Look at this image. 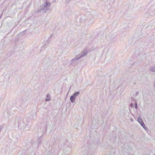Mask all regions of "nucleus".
I'll use <instances>...</instances> for the list:
<instances>
[{
    "mask_svg": "<svg viewBox=\"0 0 155 155\" xmlns=\"http://www.w3.org/2000/svg\"><path fill=\"white\" fill-rule=\"evenodd\" d=\"M51 5V3L46 1H45V3L40 6V11L42 10H44L45 11L49 10L50 9Z\"/></svg>",
    "mask_w": 155,
    "mask_h": 155,
    "instance_id": "1",
    "label": "nucleus"
},
{
    "mask_svg": "<svg viewBox=\"0 0 155 155\" xmlns=\"http://www.w3.org/2000/svg\"><path fill=\"white\" fill-rule=\"evenodd\" d=\"M90 147L88 146V144H85L82 147V152L84 155H89L90 154Z\"/></svg>",
    "mask_w": 155,
    "mask_h": 155,
    "instance_id": "2",
    "label": "nucleus"
},
{
    "mask_svg": "<svg viewBox=\"0 0 155 155\" xmlns=\"http://www.w3.org/2000/svg\"><path fill=\"white\" fill-rule=\"evenodd\" d=\"M146 13L150 16H154L155 15V6H151L147 11Z\"/></svg>",
    "mask_w": 155,
    "mask_h": 155,
    "instance_id": "3",
    "label": "nucleus"
},
{
    "mask_svg": "<svg viewBox=\"0 0 155 155\" xmlns=\"http://www.w3.org/2000/svg\"><path fill=\"white\" fill-rule=\"evenodd\" d=\"M87 54V53L86 51H83L81 53L76 56L75 57L72 59V61H74L78 60L83 56H86Z\"/></svg>",
    "mask_w": 155,
    "mask_h": 155,
    "instance_id": "4",
    "label": "nucleus"
},
{
    "mask_svg": "<svg viewBox=\"0 0 155 155\" xmlns=\"http://www.w3.org/2000/svg\"><path fill=\"white\" fill-rule=\"evenodd\" d=\"M138 121L140 124L141 126L143 127L144 129L146 130L147 129V127L145 126V124L141 118H138Z\"/></svg>",
    "mask_w": 155,
    "mask_h": 155,
    "instance_id": "5",
    "label": "nucleus"
},
{
    "mask_svg": "<svg viewBox=\"0 0 155 155\" xmlns=\"http://www.w3.org/2000/svg\"><path fill=\"white\" fill-rule=\"evenodd\" d=\"M75 99L76 98L72 95L70 97V100L71 102L72 103H73L75 102Z\"/></svg>",
    "mask_w": 155,
    "mask_h": 155,
    "instance_id": "6",
    "label": "nucleus"
},
{
    "mask_svg": "<svg viewBox=\"0 0 155 155\" xmlns=\"http://www.w3.org/2000/svg\"><path fill=\"white\" fill-rule=\"evenodd\" d=\"M26 31H27V30H25L21 32H20L19 34V35L20 36H22L24 35H25V32Z\"/></svg>",
    "mask_w": 155,
    "mask_h": 155,
    "instance_id": "7",
    "label": "nucleus"
},
{
    "mask_svg": "<svg viewBox=\"0 0 155 155\" xmlns=\"http://www.w3.org/2000/svg\"><path fill=\"white\" fill-rule=\"evenodd\" d=\"M80 94V92H79V91H77V92L74 93L72 96L76 98V97L77 96H78V95Z\"/></svg>",
    "mask_w": 155,
    "mask_h": 155,
    "instance_id": "8",
    "label": "nucleus"
},
{
    "mask_svg": "<svg viewBox=\"0 0 155 155\" xmlns=\"http://www.w3.org/2000/svg\"><path fill=\"white\" fill-rule=\"evenodd\" d=\"M46 97L48 98L45 99V101H50L51 96L49 94H47L46 96Z\"/></svg>",
    "mask_w": 155,
    "mask_h": 155,
    "instance_id": "9",
    "label": "nucleus"
},
{
    "mask_svg": "<svg viewBox=\"0 0 155 155\" xmlns=\"http://www.w3.org/2000/svg\"><path fill=\"white\" fill-rule=\"evenodd\" d=\"M149 69L151 71L155 72V66L151 67Z\"/></svg>",
    "mask_w": 155,
    "mask_h": 155,
    "instance_id": "10",
    "label": "nucleus"
},
{
    "mask_svg": "<svg viewBox=\"0 0 155 155\" xmlns=\"http://www.w3.org/2000/svg\"><path fill=\"white\" fill-rule=\"evenodd\" d=\"M102 1H107L108 2H109L110 3H114V0H102Z\"/></svg>",
    "mask_w": 155,
    "mask_h": 155,
    "instance_id": "11",
    "label": "nucleus"
},
{
    "mask_svg": "<svg viewBox=\"0 0 155 155\" xmlns=\"http://www.w3.org/2000/svg\"><path fill=\"white\" fill-rule=\"evenodd\" d=\"M47 131V127L45 126L44 127V130L43 131V133H45Z\"/></svg>",
    "mask_w": 155,
    "mask_h": 155,
    "instance_id": "12",
    "label": "nucleus"
},
{
    "mask_svg": "<svg viewBox=\"0 0 155 155\" xmlns=\"http://www.w3.org/2000/svg\"><path fill=\"white\" fill-rule=\"evenodd\" d=\"M135 107L136 109H137V103H135Z\"/></svg>",
    "mask_w": 155,
    "mask_h": 155,
    "instance_id": "13",
    "label": "nucleus"
},
{
    "mask_svg": "<svg viewBox=\"0 0 155 155\" xmlns=\"http://www.w3.org/2000/svg\"><path fill=\"white\" fill-rule=\"evenodd\" d=\"M27 126V125L26 124H24L23 123V125L22 126V127H23V128H24V127H26Z\"/></svg>",
    "mask_w": 155,
    "mask_h": 155,
    "instance_id": "14",
    "label": "nucleus"
},
{
    "mask_svg": "<svg viewBox=\"0 0 155 155\" xmlns=\"http://www.w3.org/2000/svg\"><path fill=\"white\" fill-rule=\"evenodd\" d=\"M2 129V126H0V132L1 130Z\"/></svg>",
    "mask_w": 155,
    "mask_h": 155,
    "instance_id": "15",
    "label": "nucleus"
},
{
    "mask_svg": "<svg viewBox=\"0 0 155 155\" xmlns=\"http://www.w3.org/2000/svg\"><path fill=\"white\" fill-rule=\"evenodd\" d=\"M138 94V92H137L136 93V94H136V96H137Z\"/></svg>",
    "mask_w": 155,
    "mask_h": 155,
    "instance_id": "16",
    "label": "nucleus"
},
{
    "mask_svg": "<svg viewBox=\"0 0 155 155\" xmlns=\"http://www.w3.org/2000/svg\"><path fill=\"white\" fill-rule=\"evenodd\" d=\"M41 144V142L40 141L38 143V145H39Z\"/></svg>",
    "mask_w": 155,
    "mask_h": 155,
    "instance_id": "17",
    "label": "nucleus"
},
{
    "mask_svg": "<svg viewBox=\"0 0 155 155\" xmlns=\"http://www.w3.org/2000/svg\"><path fill=\"white\" fill-rule=\"evenodd\" d=\"M49 43V42H48V41H47V42L46 43V44H48Z\"/></svg>",
    "mask_w": 155,
    "mask_h": 155,
    "instance_id": "18",
    "label": "nucleus"
},
{
    "mask_svg": "<svg viewBox=\"0 0 155 155\" xmlns=\"http://www.w3.org/2000/svg\"><path fill=\"white\" fill-rule=\"evenodd\" d=\"M20 124H19V126H20Z\"/></svg>",
    "mask_w": 155,
    "mask_h": 155,
    "instance_id": "19",
    "label": "nucleus"
},
{
    "mask_svg": "<svg viewBox=\"0 0 155 155\" xmlns=\"http://www.w3.org/2000/svg\"><path fill=\"white\" fill-rule=\"evenodd\" d=\"M133 120V119L131 120Z\"/></svg>",
    "mask_w": 155,
    "mask_h": 155,
    "instance_id": "20",
    "label": "nucleus"
},
{
    "mask_svg": "<svg viewBox=\"0 0 155 155\" xmlns=\"http://www.w3.org/2000/svg\"><path fill=\"white\" fill-rule=\"evenodd\" d=\"M133 120V119L131 120Z\"/></svg>",
    "mask_w": 155,
    "mask_h": 155,
    "instance_id": "21",
    "label": "nucleus"
},
{
    "mask_svg": "<svg viewBox=\"0 0 155 155\" xmlns=\"http://www.w3.org/2000/svg\"><path fill=\"white\" fill-rule=\"evenodd\" d=\"M1 16H0V18H1Z\"/></svg>",
    "mask_w": 155,
    "mask_h": 155,
    "instance_id": "22",
    "label": "nucleus"
}]
</instances>
